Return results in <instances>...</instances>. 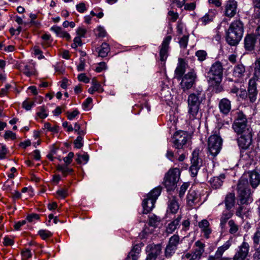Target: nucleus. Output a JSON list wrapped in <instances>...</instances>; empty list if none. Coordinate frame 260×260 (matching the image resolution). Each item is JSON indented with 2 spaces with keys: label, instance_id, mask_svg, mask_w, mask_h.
I'll list each match as a JSON object with an SVG mask.
<instances>
[{
  "label": "nucleus",
  "instance_id": "obj_1",
  "mask_svg": "<svg viewBox=\"0 0 260 260\" xmlns=\"http://www.w3.org/2000/svg\"><path fill=\"white\" fill-rule=\"evenodd\" d=\"M206 100V93L202 88H195L193 91L188 94L187 97V118L191 122L194 120H199L201 115L199 114V110L201 104Z\"/></svg>",
  "mask_w": 260,
  "mask_h": 260
},
{
  "label": "nucleus",
  "instance_id": "obj_2",
  "mask_svg": "<svg viewBox=\"0 0 260 260\" xmlns=\"http://www.w3.org/2000/svg\"><path fill=\"white\" fill-rule=\"evenodd\" d=\"M223 66L222 63L217 61L211 67L207 73L208 81L211 86L213 87L215 93H219L223 90L221 82L223 77Z\"/></svg>",
  "mask_w": 260,
  "mask_h": 260
},
{
  "label": "nucleus",
  "instance_id": "obj_3",
  "mask_svg": "<svg viewBox=\"0 0 260 260\" xmlns=\"http://www.w3.org/2000/svg\"><path fill=\"white\" fill-rule=\"evenodd\" d=\"M244 28L243 23L239 20L231 23L228 30L226 40L231 46H235L241 40L243 35Z\"/></svg>",
  "mask_w": 260,
  "mask_h": 260
},
{
  "label": "nucleus",
  "instance_id": "obj_4",
  "mask_svg": "<svg viewBox=\"0 0 260 260\" xmlns=\"http://www.w3.org/2000/svg\"><path fill=\"white\" fill-rule=\"evenodd\" d=\"M238 201L241 205H248L253 201L247 174H244L239 180L238 185Z\"/></svg>",
  "mask_w": 260,
  "mask_h": 260
},
{
  "label": "nucleus",
  "instance_id": "obj_5",
  "mask_svg": "<svg viewBox=\"0 0 260 260\" xmlns=\"http://www.w3.org/2000/svg\"><path fill=\"white\" fill-rule=\"evenodd\" d=\"M256 81L260 82V60L256 63L253 77L248 82L247 97L251 103H254L257 99Z\"/></svg>",
  "mask_w": 260,
  "mask_h": 260
},
{
  "label": "nucleus",
  "instance_id": "obj_6",
  "mask_svg": "<svg viewBox=\"0 0 260 260\" xmlns=\"http://www.w3.org/2000/svg\"><path fill=\"white\" fill-rule=\"evenodd\" d=\"M180 175V170L177 168L170 169L166 174L164 184L168 191L174 190L176 187Z\"/></svg>",
  "mask_w": 260,
  "mask_h": 260
},
{
  "label": "nucleus",
  "instance_id": "obj_7",
  "mask_svg": "<svg viewBox=\"0 0 260 260\" xmlns=\"http://www.w3.org/2000/svg\"><path fill=\"white\" fill-rule=\"evenodd\" d=\"M232 127L238 135L246 133L248 130H251L248 127L246 116L242 112H237Z\"/></svg>",
  "mask_w": 260,
  "mask_h": 260
},
{
  "label": "nucleus",
  "instance_id": "obj_8",
  "mask_svg": "<svg viewBox=\"0 0 260 260\" xmlns=\"http://www.w3.org/2000/svg\"><path fill=\"white\" fill-rule=\"evenodd\" d=\"M189 138L186 132L182 131L176 132L172 139L173 147L177 149H183Z\"/></svg>",
  "mask_w": 260,
  "mask_h": 260
},
{
  "label": "nucleus",
  "instance_id": "obj_9",
  "mask_svg": "<svg viewBox=\"0 0 260 260\" xmlns=\"http://www.w3.org/2000/svg\"><path fill=\"white\" fill-rule=\"evenodd\" d=\"M222 139L217 135H212L208 139V150L213 156H216L220 152L222 146Z\"/></svg>",
  "mask_w": 260,
  "mask_h": 260
},
{
  "label": "nucleus",
  "instance_id": "obj_10",
  "mask_svg": "<svg viewBox=\"0 0 260 260\" xmlns=\"http://www.w3.org/2000/svg\"><path fill=\"white\" fill-rule=\"evenodd\" d=\"M180 241V237L178 235L175 234L169 238L164 251V256L166 258H171L174 255Z\"/></svg>",
  "mask_w": 260,
  "mask_h": 260
},
{
  "label": "nucleus",
  "instance_id": "obj_11",
  "mask_svg": "<svg viewBox=\"0 0 260 260\" xmlns=\"http://www.w3.org/2000/svg\"><path fill=\"white\" fill-rule=\"evenodd\" d=\"M195 245L197 247L191 253H187L182 256L183 259L188 260H200L203 253L204 252L205 244L200 241H197L195 243Z\"/></svg>",
  "mask_w": 260,
  "mask_h": 260
},
{
  "label": "nucleus",
  "instance_id": "obj_12",
  "mask_svg": "<svg viewBox=\"0 0 260 260\" xmlns=\"http://www.w3.org/2000/svg\"><path fill=\"white\" fill-rule=\"evenodd\" d=\"M182 77L181 79L182 81L180 85L183 90L185 91L186 90L190 89L194 84L197 75L193 70H191L185 74Z\"/></svg>",
  "mask_w": 260,
  "mask_h": 260
},
{
  "label": "nucleus",
  "instance_id": "obj_13",
  "mask_svg": "<svg viewBox=\"0 0 260 260\" xmlns=\"http://www.w3.org/2000/svg\"><path fill=\"white\" fill-rule=\"evenodd\" d=\"M146 251L148 253L145 260H155L161 253V246L160 244H150L146 247Z\"/></svg>",
  "mask_w": 260,
  "mask_h": 260
},
{
  "label": "nucleus",
  "instance_id": "obj_14",
  "mask_svg": "<svg viewBox=\"0 0 260 260\" xmlns=\"http://www.w3.org/2000/svg\"><path fill=\"white\" fill-rule=\"evenodd\" d=\"M241 136L238 139V143L239 147L244 149H247L252 143L251 130H248L246 133L241 134Z\"/></svg>",
  "mask_w": 260,
  "mask_h": 260
},
{
  "label": "nucleus",
  "instance_id": "obj_15",
  "mask_svg": "<svg viewBox=\"0 0 260 260\" xmlns=\"http://www.w3.org/2000/svg\"><path fill=\"white\" fill-rule=\"evenodd\" d=\"M172 39L171 36H167L163 40L162 43L160 46L159 57L160 60L165 62L168 56V49L169 44Z\"/></svg>",
  "mask_w": 260,
  "mask_h": 260
},
{
  "label": "nucleus",
  "instance_id": "obj_16",
  "mask_svg": "<svg viewBox=\"0 0 260 260\" xmlns=\"http://www.w3.org/2000/svg\"><path fill=\"white\" fill-rule=\"evenodd\" d=\"M249 250V245L248 243L243 242L239 246V250L234 255L233 260H245Z\"/></svg>",
  "mask_w": 260,
  "mask_h": 260
},
{
  "label": "nucleus",
  "instance_id": "obj_17",
  "mask_svg": "<svg viewBox=\"0 0 260 260\" xmlns=\"http://www.w3.org/2000/svg\"><path fill=\"white\" fill-rule=\"evenodd\" d=\"M237 6L235 0H228L224 5V15L229 18L233 17L237 13Z\"/></svg>",
  "mask_w": 260,
  "mask_h": 260
},
{
  "label": "nucleus",
  "instance_id": "obj_18",
  "mask_svg": "<svg viewBox=\"0 0 260 260\" xmlns=\"http://www.w3.org/2000/svg\"><path fill=\"white\" fill-rule=\"evenodd\" d=\"M187 63L185 62L184 60L182 58H179L178 59V63L177 66L175 70V74L176 78L180 80L185 72Z\"/></svg>",
  "mask_w": 260,
  "mask_h": 260
},
{
  "label": "nucleus",
  "instance_id": "obj_19",
  "mask_svg": "<svg viewBox=\"0 0 260 260\" xmlns=\"http://www.w3.org/2000/svg\"><path fill=\"white\" fill-rule=\"evenodd\" d=\"M199 202V197L197 192L193 189H190L186 197L187 206L191 208Z\"/></svg>",
  "mask_w": 260,
  "mask_h": 260
},
{
  "label": "nucleus",
  "instance_id": "obj_20",
  "mask_svg": "<svg viewBox=\"0 0 260 260\" xmlns=\"http://www.w3.org/2000/svg\"><path fill=\"white\" fill-rule=\"evenodd\" d=\"M218 108L221 113L227 115L232 108L231 102L226 98H223L219 102Z\"/></svg>",
  "mask_w": 260,
  "mask_h": 260
},
{
  "label": "nucleus",
  "instance_id": "obj_21",
  "mask_svg": "<svg viewBox=\"0 0 260 260\" xmlns=\"http://www.w3.org/2000/svg\"><path fill=\"white\" fill-rule=\"evenodd\" d=\"M233 215V213L231 210H226L222 212L220 218V226L222 232L225 230L226 223Z\"/></svg>",
  "mask_w": 260,
  "mask_h": 260
},
{
  "label": "nucleus",
  "instance_id": "obj_22",
  "mask_svg": "<svg viewBox=\"0 0 260 260\" xmlns=\"http://www.w3.org/2000/svg\"><path fill=\"white\" fill-rule=\"evenodd\" d=\"M199 226L201 229V232L203 233L204 237L208 239L209 235L212 233L209 221L206 219H203L199 222Z\"/></svg>",
  "mask_w": 260,
  "mask_h": 260
},
{
  "label": "nucleus",
  "instance_id": "obj_23",
  "mask_svg": "<svg viewBox=\"0 0 260 260\" xmlns=\"http://www.w3.org/2000/svg\"><path fill=\"white\" fill-rule=\"evenodd\" d=\"M179 208V204L175 196L171 197L168 204V213L175 214L177 212Z\"/></svg>",
  "mask_w": 260,
  "mask_h": 260
},
{
  "label": "nucleus",
  "instance_id": "obj_24",
  "mask_svg": "<svg viewBox=\"0 0 260 260\" xmlns=\"http://www.w3.org/2000/svg\"><path fill=\"white\" fill-rule=\"evenodd\" d=\"M247 174L250 184L253 188H256L260 183V174L256 172H248Z\"/></svg>",
  "mask_w": 260,
  "mask_h": 260
},
{
  "label": "nucleus",
  "instance_id": "obj_25",
  "mask_svg": "<svg viewBox=\"0 0 260 260\" xmlns=\"http://www.w3.org/2000/svg\"><path fill=\"white\" fill-rule=\"evenodd\" d=\"M256 42V39L254 36L252 35H247L244 39V46L246 50L251 51L253 50Z\"/></svg>",
  "mask_w": 260,
  "mask_h": 260
},
{
  "label": "nucleus",
  "instance_id": "obj_26",
  "mask_svg": "<svg viewBox=\"0 0 260 260\" xmlns=\"http://www.w3.org/2000/svg\"><path fill=\"white\" fill-rule=\"evenodd\" d=\"M225 178L224 174H221L219 177H213L209 181L211 186L214 189H217L220 187L222 184V180Z\"/></svg>",
  "mask_w": 260,
  "mask_h": 260
},
{
  "label": "nucleus",
  "instance_id": "obj_27",
  "mask_svg": "<svg viewBox=\"0 0 260 260\" xmlns=\"http://www.w3.org/2000/svg\"><path fill=\"white\" fill-rule=\"evenodd\" d=\"M181 218V215H179L176 219L168 224L166 230L168 234L173 233L177 229Z\"/></svg>",
  "mask_w": 260,
  "mask_h": 260
},
{
  "label": "nucleus",
  "instance_id": "obj_28",
  "mask_svg": "<svg viewBox=\"0 0 260 260\" xmlns=\"http://www.w3.org/2000/svg\"><path fill=\"white\" fill-rule=\"evenodd\" d=\"M224 203L226 209L230 210L235 204V196L234 193H229L226 194L225 200Z\"/></svg>",
  "mask_w": 260,
  "mask_h": 260
},
{
  "label": "nucleus",
  "instance_id": "obj_29",
  "mask_svg": "<svg viewBox=\"0 0 260 260\" xmlns=\"http://www.w3.org/2000/svg\"><path fill=\"white\" fill-rule=\"evenodd\" d=\"M161 191V187L157 186L152 189L147 195V198L151 200V202H149L150 204L153 205V203H155L158 196Z\"/></svg>",
  "mask_w": 260,
  "mask_h": 260
},
{
  "label": "nucleus",
  "instance_id": "obj_30",
  "mask_svg": "<svg viewBox=\"0 0 260 260\" xmlns=\"http://www.w3.org/2000/svg\"><path fill=\"white\" fill-rule=\"evenodd\" d=\"M92 86L88 89V92L90 94H93L95 91L102 92L104 90L100 83L98 82L96 78H94L91 81Z\"/></svg>",
  "mask_w": 260,
  "mask_h": 260
},
{
  "label": "nucleus",
  "instance_id": "obj_31",
  "mask_svg": "<svg viewBox=\"0 0 260 260\" xmlns=\"http://www.w3.org/2000/svg\"><path fill=\"white\" fill-rule=\"evenodd\" d=\"M110 48L109 45L106 43H103L101 47L98 49L99 56L105 57L107 56L108 53L110 52Z\"/></svg>",
  "mask_w": 260,
  "mask_h": 260
},
{
  "label": "nucleus",
  "instance_id": "obj_32",
  "mask_svg": "<svg viewBox=\"0 0 260 260\" xmlns=\"http://www.w3.org/2000/svg\"><path fill=\"white\" fill-rule=\"evenodd\" d=\"M231 241L228 240L226 241L223 245L219 247L216 251V256L221 257L223 253L231 247Z\"/></svg>",
  "mask_w": 260,
  "mask_h": 260
},
{
  "label": "nucleus",
  "instance_id": "obj_33",
  "mask_svg": "<svg viewBox=\"0 0 260 260\" xmlns=\"http://www.w3.org/2000/svg\"><path fill=\"white\" fill-rule=\"evenodd\" d=\"M228 225L229 227V232L230 234L236 236L239 229V225L233 219H231L229 221Z\"/></svg>",
  "mask_w": 260,
  "mask_h": 260
},
{
  "label": "nucleus",
  "instance_id": "obj_34",
  "mask_svg": "<svg viewBox=\"0 0 260 260\" xmlns=\"http://www.w3.org/2000/svg\"><path fill=\"white\" fill-rule=\"evenodd\" d=\"M245 69L243 64H238L234 69L233 75L235 77L241 78L244 76Z\"/></svg>",
  "mask_w": 260,
  "mask_h": 260
},
{
  "label": "nucleus",
  "instance_id": "obj_35",
  "mask_svg": "<svg viewBox=\"0 0 260 260\" xmlns=\"http://www.w3.org/2000/svg\"><path fill=\"white\" fill-rule=\"evenodd\" d=\"M151 201V200L147 198L144 200L142 204L144 209L143 213L147 214L152 210L154 206L155 203H153V205L150 204L149 202Z\"/></svg>",
  "mask_w": 260,
  "mask_h": 260
},
{
  "label": "nucleus",
  "instance_id": "obj_36",
  "mask_svg": "<svg viewBox=\"0 0 260 260\" xmlns=\"http://www.w3.org/2000/svg\"><path fill=\"white\" fill-rule=\"evenodd\" d=\"M23 73L28 77H29L35 73V69L33 64H26L22 69Z\"/></svg>",
  "mask_w": 260,
  "mask_h": 260
},
{
  "label": "nucleus",
  "instance_id": "obj_37",
  "mask_svg": "<svg viewBox=\"0 0 260 260\" xmlns=\"http://www.w3.org/2000/svg\"><path fill=\"white\" fill-rule=\"evenodd\" d=\"M214 17V15L213 13L212 12H209L208 13L206 14L205 16L201 18L200 21L202 22L203 25H205L209 22L212 21Z\"/></svg>",
  "mask_w": 260,
  "mask_h": 260
},
{
  "label": "nucleus",
  "instance_id": "obj_38",
  "mask_svg": "<svg viewBox=\"0 0 260 260\" xmlns=\"http://www.w3.org/2000/svg\"><path fill=\"white\" fill-rule=\"evenodd\" d=\"M160 218L154 214L149 215V225L155 228L158 226L160 222Z\"/></svg>",
  "mask_w": 260,
  "mask_h": 260
},
{
  "label": "nucleus",
  "instance_id": "obj_39",
  "mask_svg": "<svg viewBox=\"0 0 260 260\" xmlns=\"http://www.w3.org/2000/svg\"><path fill=\"white\" fill-rule=\"evenodd\" d=\"M68 166L58 165L57 167V170L60 171L64 177L73 172V169L69 168Z\"/></svg>",
  "mask_w": 260,
  "mask_h": 260
},
{
  "label": "nucleus",
  "instance_id": "obj_40",
  "mask_svg": "<svg viewBox=\"0 0 260 260\" xmlns=\"http://www.w3.org/2000/svg\"><path fill=\"white\" fill-rule=\"evenodd\" d=\"M248 211V210L244 206L240 205L236 209L235 214L237 216L243 218V216L246 214Z\"/></svg>",
  "mask_w": 260,
  "mask_h": 260
},
{
  "label": "nucleus",
  "instance_id": "obj_41",
  "mask_svg": "<svg viewBox=\"0 0 260 260\" xmlns=\"http://www.w3.org/2000/svg\"><path fill=\"white\" fill-rule=\"evenodd\" d=\"M77 158L76 159V161L78 164H86L89 159V156L86 153H84L83 155L77 154Z\"/></svg>",
  "mask_w": 260,
  "mask_h": 260
},
{
  "label": "nucleus",
  "instance_id": "obj_42",
  "mask_svg": "<svg viewBox=\"0 0 260 260\" xmlns=\"http://www.w3.org/2000/svg\"><path fill=\"white\" fill-rule=\"evenodd\" d=\"M192 155V157L191 159V165H196V166H197V167L200 168L202 162L201 159L199 158L198 153L195 151H193Z\"/></svg>",
  "mask_w": 260,
  "mask_h": 260
},
{
  "label": "nucleus",
  "instance_id": "obj_43",
  "mask_svg": "<svg viewBox=\"0 0 260 260\" xmlns=\"http://www.w3.org/2000/svg\"><path fill=\"white\" fill-rule=\"evenodd\" d=\"M38 234L42 238L43 240H46L52 235V234L49 231L46 230H41L38 231Z\"/></svg>",
  "mask_w": 260,
  "mask_h": 260
},
{
  "label": "nucleus",
  "instance_id": "obj_44",
  "mask_svg": "<svg viewBox=\"0 0 260 260\" xmlns=\"http://www.w3.org/2000/svg\"><path fill=\"white\" fill-rule=\"evenodd\" d=\"M73 128L79 136H84L86 134L85 129L82 128L81 124L78 122L75 123Z\"/></svg>",
  "mask_w": 260,
  "mask_h": 260
},
{
  "label": "nucleus",
  "instance_id": "obj_45",
  "mask_svg": "<svg viewBox=\"0 0 260 260\" xmlns=\"http://www.w3.org/2000/svg\"><path fill=\"white\" fill-rule=\"evenodd\" d=\"M39 111L37 112V115L41 119L45 118L47 116L46 109L44 106H41L38 108Z\"/></svg>",
  "mask_w": 260,
  "mask_h": 260
},
{
  "label": "nucleus",
  "instance_id": "obj_46",
  "mask_svg": "<svg viewBox=\"0 0 260 260\" xmlns=\"http://www.w3.org/2000/svg\"><path fill=\"white\" fill-rule=\"evenodd\" d=\"M252 240L253 244L257 245L260 242V230L259 228H257L256 232L254 233L252 236Z\"/></svg>",
  "mask_w": 260,
  "mask_h": 260
},
{
  "label": "nucleus",
  "instance_id": "obj_47",
  "mask_svg": "<svg viewBox=\"0 0 260 260\" xmlns=\"http://www.w3.org/2000/svg\"><path fill=\"white\" fill-rule=\"evenodd\" d=\"M196 55L199 60L202 61L206 59L207 54L204 50H199L196 52Z\"/></svg>",
  "mask_w": 260,
  "mask_h": 260
},
{
  "label": "nucleus",
  "instance_id": "obj_48",
  "mask_svg": "<svg viewBox=\"0 0 260 260\" xmlns=\"http://www.w3.org/2000/svg\"><path fill=\"white\" fill-rule=\"evenodd\" d=\"M84 136H78L76 139L74 141L75 147L78 149L81 148L83 145V137Z\"/></svg>",
  "mask_w": 260,
  "mask_h": 260
},
{
  "label": "nucleus",
  "instance_id": "obj_49",
  "mask_svg": "<svg viewBox=\"0 0 260 260\" xmlns=\"http://www.w3.org/2000/svg\"><path fill=\"white\" fill-rule=\"evenodd\" d=\"M189 186V184L187 183H184L180 188V190L179 191V196L180 198L183 197L186 190L187 189Z\"/></svg>",
  "mask_w": 260,
  "mask_h": 260
},
{
  "label": "nucleus",
  "instance_id": "obj_50",
  "mask_svg": "<svg viewBox=\"0 0 260 260\" xmlns=\"http://www.w3.org/2000/svg\"><path fill=\"white\" fill-rule=\"evenodd\" d=\"M34 105L33 101H29L28 99L25 100L22 103V107L26 110H29Z\"/></svg>",
  "mask_w": 260,
  "mask_h": 260
},
{
  "label": "nucleus",
  "instance_id": "obj_51",
  "mask_svg": "<svg viewBox=\"0 0 260 260\" xmlns=\"http://www.w3.org/2000/svg\"><path fill=\"white\" fill-rule=\"evenodd\" d=\"M56 193L58 198L64 199L68 195V189L66 188H61L56 191Z\"/></svg>",
  "mask_w": 260,
  "mask_h": 260
},
{
  "label": "nucleus",
  "instance_id": "obj_52",
  "mask_svg": "<svg viewBox=\"0 0 260 260\" xmlns=\"http://www.w3.org/2000/svg\"><path fill=\"white\" fill-rule=\"evenodd\" d=\"M21 255L22 257V259L25 260L31 257L32 253L30 250L29 249H25L22 251Z\"/></svg>",
  "mask_w": 260,
  "mask_h": 260
},
{
  "label": "nucleus",
  "instance_id": "obj_53",
  "mask_svg": "<svg viewBox=\"0 0 260 260\" xmlns=\"http://www.w3.org/2000/svg\"><path fill=\"white\" fill-rule=\"evenodd\" d=\"M188 41V36L184 35L179 40V44L181 47L185 48L187 47Z\"/></svg>",
  "mask_w": 260,
  "mask_h": 260
},
{
  "label": "nucleus",
  "instance_id": "obj_54",
  "mask_svg": "<svg viewBox=\"0 0 260 260\" xmlns=\"http://www.w3.org/2000/svg\"><path fill=\"white\" fill-rule=\"evenodd\" d=\"M79 114V112L77 110H75L73 112H67V116L70 120H73Z\"/></svg>",
  "mask_w": 260,
  "mask_h": 260
},
{
  "label": "nucleus",
  "instance_id": "obj_55",
  "mask_svg": "<svg viewBox=\"0 0 260 260\" xmlns=\"http://www.w3.org/2000/svg\"><path fill=\"white\" fill-rule=\"evenodd\" d=\"M40 219V216L36 213H32L28 215L26 217V220L29 222H32L36 220H38Z\"/></svg>",
  "mask_w": 260,
  "mask_h": 260
},
{
  "label": "nucleus",
  "instance_id": "obj_56",
  "mask_svg": "<svg viewBox=\"0 0 260 260\" xmlns=\"http://www.w3.org/2000/svg\"><path fill=\"white\" fill-rule=\"evenodd\" d=\"M74 156V153L72 152H70L66 157L63 158V161H64L66 165L68 166L72 162Z\"/></svg>",
  "mask_w": 260,
  "mask_h": 260
},
{
  "label": "nucleus",
  "instance_id": "obj_57",
  "mask_svg": "<svg viewBox=\"0 0 260 260\" xmlns=\"http://www.w3.org/2000/svg\"><path fill=\"white\" fill-rule=\"evenodd\" d=\"M82 44L81 38L76 37L74 39V42L72 44L71 46L73 48H76L78 46H81Z\"/></svg>",
  "mask_w": 260,
  "mask_h": 260
},
{
  "label": "nucleus",
  "instance_id": "obj_58",
  "mask_svg": "<svg viewBox=\"0 0 260 260\" xmlns=\"http://www.w3.org/2000/svg\"><path fill=\"white\" fill-rule=\"evenodd\" d=\"M4 137L6 140H8L9 139L14 140L16 138V134L11 131H6Z\"/></svg>",
  "mask_w": 260,
  "mask_h": 260
},
{
  "label": "nucleus",
  "instance_id": "obj_59",
  "mask_svg": "<svg viewBox=\"0 0 260 260\" xmlns=\"http://www.w3.org/2000/svg\"><path fill=\"white\" fill-rule=\"evenodd\" d=\"M7 153V149L5 146L0 144V159H4Z\"/></svg>",
  "mask_w": 260,
  "mask_h": 260
},
{
  "label": "nucleus",
  "instance_id": "obj_60",
  "mask_svg": "<svg viewBox=\"0 0 260 260\" xmlns=\"http://www.w3.org/2000/svg\"><path fill=\"white\" fill-rule=\"evenodd\" d=\"M76 7L77 10L79 12L81 13H84L87 10L85 4L84 3H81L78 5H77Z\"/></svg>",
  "mask_w": 260,
  "mask_h": 260
},
{
  "label": "nucleus",
  "instance_id": "obj_61",
  "mask_svg": "<svg viewBox=\"0 0 260 260\" xmlns=\"http://www.w3.org/2000/svg\"><path fill=\"white\" fill-rule=\"evenodd\" d=\"M168 15L170 17V20L172 22H175L178 18V14L177 12H174L173 11H169L168 12Z\"/></svg>",
  "mask_w": 260,
  "mask_h": 260
},
{
  "label": "nucleus",
  "instance_id": "obj_62",
  "mask_svg": "<svg viewBox=\"0 0 260 260\" xmlns=\"http://www.w3.org/2000/svg\"><path fill=\"white\" fill-rule=\"evenodd\" d=\"M200 168L197 167V166H196V165H191L189 170L192 177H195L197 175Z\"/></svg>",
  "mask_w": 260,
  "mask_h": 260
},
{
  "label": "nucleus",
  "instance_id": "obj_63",
  "mask_svg": "<svg viewBox=\"0 0 260 260\" xmlns=\"http://www.w3.org/2000/svg\"><path fill=\"white\" fill-rule=\"evenodd\" d=\"M11 85L10 84H7L4 88H3L0 90V95L2 96L6 95L8 92V90L11 88Z\"/></svg>",
  "mask_w": 260,
  "mask_h": 260
},
{
  "label": "nucleus",
  "instance_id": "obj_64",
  "mask_svg": "<svg viewBox=\"0 0 260 260\" xmlns=\"http://www.w3.org/2000/svg\"><path fill=\"white\" fill-rule=\"evenodd\" d=\"M78 78L80 81H82L86 83L89 82L90 81L89 79L85 75V74H79Z\"/></svg>",
  "mask_w": 260,
  "mask_h": 260
}]
</instances>
